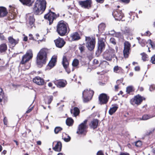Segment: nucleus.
Masks as SVG:
<instances>
[{
	"label": "nucleus",
	"mask_w": 155,
	"mask_h": 155,
	"mask_svg": "<svg viewBox=\"0 0 155 155\" xmlns=\"http://www.w3.org/2000/svg\"><path fill=\"white\" fill-rule=\"evenodd\" d=\"M47 4L45 0H37L35 1L32 8L33 14L29 13L27 15L26 25L29 28L31 29L33 27H35V20L34 15H40L43 13L46 9Z\"/></svg>",
	"instance_id": "nucleus-1"
},
{
	"label": "nucleus",
	"mask_w": 155,
	"mask_h": 155,
	"mask_svg": "<svg viewBox=\"0 0 155 155\" xmlns=\"http://www.w3.org/2000/svg\"><path fill=\"white\" fill-rule=\"evenodd\" d=\"M48 51L47 49L43 48L41 49L38 53L36 57V63L38 67L41 68L44 64H46L48 60Z\"/></svg>",
	"instance_id": "nucleus-2"
},
{
	"label": "nucleus",
	"mask_w": 155,
	"mask_h": 155,
	"mask_svg": "<svg viewBox=\"0 0 155 155\" xmlns=\"http://www.w3.org/2000/svg\"><path fill=\"white\" fill-rule=\"evenodd\" d=\"M56 28L57 32L61 36L66 35L70 31L68 25L63 20L58 22Z\"/></svg>",
	"instance_id": "nucleus-3"
},
{
	"label": "nucleus",
	"mask_w": 155,
	"mask_h": 155,
	"mask_svg": "<svg viewBox=\"0 0 155 155\" xmlns=\"http://www.w3.org/2000/svg\"><path fill=\"white\" fill-rule=\"evenodd\" d=\"M94 92L90 89L85 90L82 93L83 101L84 102H87L91 100L93 95Z\"/></svg>",
	"instance_id": "nucleus-4"
},
{
	"label": "nucleus",
	"mask_w": 155,
	"mask_h": 155,
	"mask_svg": "<svg viewBox=\"0 0 155 155\" xmlns=\"http://www.w3.org/2000/svg\"><path fill=\"white\" fill-rule=\"evenodd\" d=\"M33 54L31 50L29 49L22 57L21 60L20 62V64H25L28 61L33 57Z\"/></svg>",
	"instance_id": "nucleus-5"
},
{
	"label": "nucleus",
	"mask_w": 155,
	"mask_h": 155,
	"mask_svg": "<svg viewBox=\"0 0 155 155\" xmlns=\"http://www.w3.org/2000/svg\"><path fill=\"white\" fill-rule=\"evenodd\" d=\"M44 18L49 21V25H51L53 23L54 20L56 19V16L55 13L49 10L48 12L44 15Z\"/></svg>",
	"instance_id": "nucleus-6"
},
{
	"label": "nucleus",
	"mask_w": 155,
	"mask_h": 155,
	"mask_svg": "<svg viewBox=\"0 0 155 155\" xmlns=\"http://www.w3.org/2000/svg\"><path fill=\"white\" fill-rule=\"evenodd\" d=\"M85 40L86 41V46L89 50H93L95 46V39L90 37H85Z\"/></svg>",
	"instance_id": "nucleus-7"
},
{
	"label": "nucleus",
	"mask_w": 155,
	"mask_h": 155,
	"mask_svg": "<svg viewBox=\"0 0 155 155\" xmlns=\"http://www.w3.org/2000/svg\"><path fill=\"white\" fill-rule=\"evenodd\" d=\"M144 98L139 94H138L130 100L131 104L133 105L136 104L137 105H140L142 102Z\"/></svg>",
	"instance_id": "nucleus-8"
},
{
	"label": "nucleus",
	"mask_w": 155,
	"mask_h": 155,
	"mask_svg": "<svg viewBox=\"0 0 155 155\" xmlns=\"http://www.w3.org/2000/svg\"><path fill=\"white\" fill-rule=\"evenodd\" d=\"M87 120H85L79 126L78 134L85 135L87 132Z\"/></svg>",
	"instance_id": "nucleus-9"
},
{
	"label": "nucleus",
	"mask_w": 155,
	"mask_h": 155,
	"mask_svg": "<svg viewBox=\"0 0 155 155\" xmlns=\"http://www.w3.org/2000/svg\"><path fill=\"white\" fill-rule=\"evenodd\" d=\"M70 55L69 53L67 52L63 56L62 63L64 67L67 68V66H69V60L68 59Z\"/></svg>",
	"instance_id": "nucleus-10"
},
{
	"label": "nucleus",
	"mask_w": 155,
	"mask_h": 155,
	"mask_svg": "<svg viewBox=\"0 0 155 155\" xmlns=\"http://www.w3.org/2000/svg\"><path fill=\"white\" fill-rule=\"evenodd\" d=\"M54 41L56 46L57 47L60 48H61L63 47L66 43L64 39L59 37L54 40Z\"/></svg>",
	"instance_id": "nucleus-11"
},
{
	"label": "nucleus",
	"mask_w": 155,
	"mask_h": 155,
	"mask_svg": "<svg viewBox=\"0 0 155 155\" xmlns=\"http://www.w3.org/2000/svg\"><path fill=\"white\" fill-rule=\"evenodd\" d=\"M130 47V44L128 41H126L124 43V48L123 53L124 57L127 58L129 54V51Z\"/></svg>",
	"instance_id": "nucleus-12"
},
{
	"label": "nucleus",
	"mask_w": 155,
	"mask_h": 155,
	"mask_svg": "<svg viewBox=\"0 0 155 155\" xmlns=\"http://www.w3.org/2000/svg\"><path fill=\"white\" fill-rule=\"evenodd\" d=\"M109 98V97H108L106 94H101L99 97V103L101 104L107 103Z\"/></svg>",
	"instance_id": "nucleus-13"
},
{
	"label": "nucleus",
	"mask_w": 155,
	"mask_h": 155,
	"mask_svg": "<svg viewBox=\"0 0 155 155\" xmlns=\"http://www.w3.org/2000/svg\"><path fill=\"white\" fill-rule=\"evenodd\" d=\"M53 83L59 88H63L65 87L67 84L66 81L61 80H55L53 81Z\"/></svg>",
	"instance_id": "nucleus-14"
},
{
	"label": "nucleus",
	"mask_w": 155,
	"mask_h": 155,
	"mask_svg": "<svg viewBox=\"0 0 155 155\" xmlns=\"http://www.w3.org/2000/svg\"><path fill=\"white\" fill-rule=\"evenodd\" d=\"M79 3L81 7L84 8H88L89 7H91V0H86L85 1H79Z\"/></svg>",
	"instance_id": "nucleus-15"
},
{
	"label": "nucleus",
	"mask_w": 155,
	"mask_h": 155,
	"mask_svg": "<svg viewBox=\"0 0 155 155\" xmlns=\"http://www.w3.org/2000/svg\"><path fill=\"white\" fill-rule=\"evenodd\" d=\"M33 82L39 85H43L44 84V79L39 76H36L33 79Z\"/></svg>",
	"instance_id": "nucleus-16"
},
{
	"label": "nucleus",
	"mask_w": 155,
	"mask_h": 155,
	"mask_svg": "<svg viewBox=\"0 0 155 155\" xmlns=\"http://www.w3.org/2000/svg\"><path fill=\"white\" fill-rule=\"evenodd\" d=\"M8 42L12 47H15L16 45L18 43V39H16L13 38L12 36H9L8 38Z\"/></svg>",
	"instance_id": "nucleus-17"
},
{
	"label": "nucleus",
	"mask_w": 155,
	"mask_h": 155,
	"mask_svg": "<svg viewBox=\"0 0 155 155\" xmlns=\"http://www.w3.org/2000/svg\"><path fill=\"white\" fill-rule=\"evenodd\" d=\"M115 19L116 20H121L123 16V15L121 12L115 11L113 13Z\"/></svg>",
	"instance_id": "nucleus-18"
},
{
	"label": "nucleus",
	"mask_w": 155,
	"mask_h": 155,
	"mask_svg": "<svg viewBox=\"0 0 155 155\" xmlns=\"http://www.w3.org/2000/svg\"><path fill=\"white\" fill-rule=\"evenodd\" d=\"M8 14L7 8L3 6H0V18L6 16Z\"/></svg>",
	"instance_id": "nucleus-19"
},
{
	"label": "nucleus",
	"mask_w": 155,
	"mask_h": 155,
	"mask_svg": "<svg viewBox=\"0 0 155 155\" xmlns=\"http://www.w3.org/2000/svg\"><path fill=\"white\" fill-rule=\"evenodd\" d=\"M62 144L61 142L58 141L55 146L53 147V149L55 151L60 152L61 150Z\"/></svg>",
	"instance_id": "nucleus-20"
},
{
	"label": "nucleus",
	"mask_w": 155,
	"mask_h": 155,
	"mask_svg": "<svg viewBox=\"0 0 155 155\" xmlns=\"http://www.w3.org/2000/svg\"><path fill=\"white\" fill-rule=\"evenodd\" d=\"M57 58L56 57H52L48 63V66L50 68H51L55 66L57 62Z\"/></svg>",
	"instance_id": "nucleus-21"
},
{
	"label": "nucleus",
	"mask_w": 155,
	"mask_h": 155,
	"mask_svg": "<svg viewBox=\"0 0 155 155\" xmlns=\"http://www.w3.org/2000/svg\"><path fill=\"white\" fill-rule=\"evenodd\" d=\"M115 49L116 50H114L112 48H109V49L107 51V53L111 56H114V55L115 54L117 51L118 47L116 46Z\"/></svg>",
	"instance_id": "nucleus-22"
},
{
	"label": "nucleus",
	"mask_w": 155,
	"mask_h": 155,
	"mask_svg": "<svg viewBox=\"0 0 155 155\" xmlns=\"http://www.w3.org/2000/svg\"><path fill=\"white\" fill-rule=\"evenodd\" d=\"M8 47L5 43H2L0 45V53H5L7 50Z\"/></svg>",
	"instance_id": "nucleus-23"
},
{
	"label": "nucleus",
	"mask_w": 155,
	"mask_h": 155,
	"mask_svg": "<svg viewBox=\"0 0 155 155\" xmlns=\"http://www.w3.org/2000/svg\"><path fill=\"white\" fill-rule=\"evenodd\" d=\"M98 122V120L97 119H93L89 124V126L91 128L93 129L96 128L97 126Z\"/></svg>",
	"instance_id": "nucleus-24"
},
{
	"label": "nucleus",
	"mask_w": 155,
	"mask_h": 155,
	"mask_svg": "<svg viewBox=\"0 0 155 155\" xmlns=\"http://www.w3.org/2000/svg\"><path fill=\"white\" fill-rule=\"evenodd\" d=\"M104 43L102 41H100L98 42V50L100 51V52H101L105 48Z\"/></svg>",
	"instance_id": "nucleus-25"
},
{
	"label": "nucleus",
	"mask_w": 155,
	"mask_h": 155,
	"mask_svg": "<svg viewBox=\"0 0 155 155\" xmlns=\"http://www.w3.org/2000/svg\"><path fill=\"white\" fill-rule=\"evenodd\" d=\"M62 139L66 142H68L69 141L71 140L70 137L65 133H62Z\"/></svg>",
	"instance_id": "nucleus-26"
},
{
	"label": "nucleus",
	"mask_w": 155,
	"mask_h": 155,
	"mask_svg": "<svg viewBox=\"0 0 155 155\" xmlns=\"http://www.w3.org/2000/svg\"><path fill=\"white\" fill-rule=\"evenodd\" d=\"M118 107L116 105H112V107L110 108L109 111V114L110 115H112L118 109Z\"/></svg>",
	"instance_id": "nucleus-27"
},
{
	"label": "nucleus",
	"mask_w": 155,
	"mask_h": 155,
	"mask_svg": "<svg viewBox=\"0 0 155 155\" xmlns=\"http://www.w3.org/2000/svg\"><path fill=\"white\" fill-rule=\"evenodd\" d=\"M70 37L71 41L77 40H78V32H76L71 33Z\"/></svg>",
	"instance_id": "nucleus-28"
},
{
	"label": "nucleus",
	"mask_w": 155,
	"mask_h": 155,
	"mask_svg": "<svg viewBox=\"0 0 155 155\" xmlns=\"http://www.w3.org/2000/svg\"><path fill=\"white\" fill-rule=\"evenodd\" d=\"M19 1L24 5L29 6L31 0H19Z\"/></svg>",
	"instance_id": "nucleus-29"
},
{
	"label": "nucleus",
	"mask_w": 155,
	"mask_h": 155,
	"mask_svg": "<svg viewBox=\"0 0 155 155\" xmlns=\"http://www.w3.org/2000/svg\"><path fill=\"white\" fill-rule=\"evenodd\" d=\"M66 124L68 126H72L74 123V120L71 118H68L66 120Z\"/></svg>",
	"instance_id": "nucleus-30"
},
{
	"label": "nucleus",
	"mask_w": 155,
	"mask_h": 155,
	"mask_svg": "<svg viewBox=\"0 0 155 155\" xmlns=\"http://www.w3.org/2000/svg\"><path fill=\"white\" fill-rule=\"evenodd\" d=\"M53 97L52 95L48 96L46 99V103L48 104H50L53 101Z\"/></svg>",
	"instance_id": "nucleus-31"
},
{
	"label": "nucleus",
	"mask_w": 155,
	"mask_h": 155,
	"mask_svg": "<svg viewBox=\"0 0 155 155\" xmlns=\"http://www.w3.org/2000/svg\"><path fill=\"white\" fill-rule=\"evenodd\" d=\"M15 17V14L14 13H9L8 16L7 18V19L8 20H11L14 19Z\"/></svg>",
	"instance_id": "nucleus-32"
},
{
	"label": "nucleus",
	"mask_w": 155,
	"mask_h": 155,
	"mask_svg": "<svg viewBox=\"0 0 155 155\" xmlns=\"http://www.w3.org/2000/svg\"><path fill=\"white\" fill-rule=\"evenodd\" d=\"M71 114H73V115L75 117L78 116V107H74L73 109L71 110Z\"/></svg>",
	"instance_id": "nucleus-33"
},
{
	"label": "nucleus",
	"mask_w": 155,
	"mask_h": 155,
	"mask_svg": "<svg viewBox=\"0 0 155 155\" xmlns=\"http://www.w3.org/2000/svg\"><path fill=\"white\" fill-rule=\"evenodd\" d=\"M154 117V116L150 115L145 114L142 116V119H140L143 120H146Z\"/></svg>",
	"instance_id": "nucleus-34"
},
{
	"label": "nucleus",
	"mask_w": 155,
	"mask_h": 155,
	"mask_svg": "<svg viewBox=\"0 0 155 155\" xmlns=\"http://www.w3.org/2000/svg\"><path fill=\"white\" fill-rule=\"evenodd\" d=\"M63 128L60 127H56L54 129V132L55 134H58L62 130Z\"/></svg>",
	"instance_id": "nucleus-35"
},
{
	"label": "nucleus",
	"mask_w": 155,
	"mask_h": 155,
	"mask_svg": "<svg viewBox=\"0 0 155 155\" xmlns=\"http://www.w3.org/2000/svg\"><path fill=\"white\" fill-rule=\"evenodd\" d=\"M122 70L121 68L117 66H115L114 68V72L116 73H119Z\"/></svg>",
	"instance_id": "nucleus-36"
},
{
	"label": "nucleus",
	"mask_w": 155,
	"mask_h": 155,
	"mask_svg": "<svg viewBox=\"0 0 155 155\" xmlns=\"http://www.w3.org/2000/svg\"><path fill=\"white\" fill-rule=\"evenodd\" d=\"M133 87L132 86H129L127 87L126 91L128 93H129L133 91Z\"/></svg>",
	"instance_id": "nucleus-37"
},
{
	"label": "nucleus",
	"mask_w": 155,
	"mask_h": 155,
	"mask_svg": "<svg viewBox=\"0 0 155 155\" xmlns=\"http://www.w3.org/2000/svg\"><path fill=\"white\" fill-rule=\"evenodd\" d=\"M72 65L73 67H77L78 66V59H74L72 61Z\"/></svg>",
	"instance_id": "nucleus-38"
},
{
	"label": "nucleus",
	"mask_w": 155,
	"mask_h": 155,
	"mask_svg": "<svg viewBox=\"0 0 155 155\" xmlns=\"http://www.w3.org/2000/svg\"><path fill=\"white\" fill-rule=\"evenodd\" d=\"M106 26L104 24L101 23L98 26L99 29L103 30L105 28Z\"/></svg>",
	"instance_id": "nucleus-39"
},
{
	"label": "nucleus",
	"mask_w": 155,
	"mask_h": 155,
	"mask_svg": "<svg viewBox=\"0 0 155 155\" xmlns=\"http://www.w3.org/2000/svg\"><path fill=\"white\" fill-rule=\"evenodd\" d=\"M80 46L79 47V49L80 50L81 52H83L84 50L85 47L84 46V44L83 45H80Z\"/></svg>",
	"instance_id": "nucleus-40"
},
{
	"label": "nucleus",
	"mask_w": 155,
	"mask_h": 155,
	"mask_svg": "<svg viewBox=\"0 0 155 155\" xmlns=\"http://www.w3.org/2000/svg\"><path fill=\"white\" fill-rule=\"evenodd\" d=\"M135 146L138 147H140L142 144V142L140 141H137L135 143Z\"/></svg>",
	"instance_id": "nucleus-41"
},
{
	"label": "nucleus",
	"mask_w": 155,
	"mask_h": 155,
	"mask_svg": "<svg viewBox=\"0 0 155 155\" xmlns=\"http://www.w3.org/2000/svg\"><path fill=\"white\" fill-rule=\"evenodd\" d=\"M0 95L2 96V98H4L5 97L4 92L1 87H0Z\"/></svg>",
	"instance_id": "nucleus-42"
},
{
	"label": "nucleus",
	"mask_w": 155,
	"mask_h": 155,
	"mask_svg": "<svg viewBox=\"0 0 155 155\" xmlns=\"http://www.w3.org/2000/svg\"><path fill=\"white\" fill-rule=\"evenodd\" d=\"M3 121L4 124L6 126L8 124V121L7 117H4L3 120Z\"/></svg>",
	"instance_id": "nucleus-43"
},
{
	"label": "nucleus",
	"mask_w": 155,
	"mask_h": 155,
	"mask_svg": "<svg viewBox=\"0 0 155 155\" xmlns=\"http://www.w3.org/2000/svg\"><path fill=\"white\" fill-rule=\"evenodd\" d=\"M148 58V56L145 54H143L142 57V59L144 61H145L147 60V58Z\"/></svg>",
	"instance_id": "nucleus-44"
},
{
	"label": "nucleus",
	"mask_w": 155,
	"mask_h": 155,
	"mask_svg": "<svg viewBox=\"0 0 155 155\" xmlns=\"http://www.w3.org/2000/svg\"><path fill=\"white\" fill-rule=\"evenodd\" d=\"M110 41L111 43L114 45H115L116 44V41L113 38H111L110 39Z\"/></svg>",
	"instance_id": "nucleus-45"
},
{
	"label": "nucleus",
	"mask_w": 155,
	"mask_h": 155,
	"mask_svg": "<svg viewBox=\"0 0 155 155\" xmlns=\"http://www.w3.org/2000/svg\"><path fill=\"white\" fill-rule=\"evenodd\" d=\"M6 69V68L5 66H0V71H3Z\"/></svg>",
	"instance_id": "nucleus-46"
},
{
	"label": "nucleus",
	"mask_w": 155,
	"mask_h": 155,
	"mask_svg": "<svg viewBox=\"0 0 155 155\" xmlns=\"http://www.w3.org/2000/svg\"><path fill=\"white\" fill-rule=\"evenodd\" d=\"M150 61L153 64H155V54L151 57Z\"/></svg>",
	"instance_id": "nucleus-47"
},
{
	"label": "nucleus",
	"mask_w": 155,
	"mask_h": 155,
	"mask_svg": "<svg viewBox=\"0 0 155 155\" xmlns=\"http://www.w3.org/2000/svg\"><path fill=\"white\" fill-rule=\"evenodd\" d=\"M149 43H150V45L151 46V47L153 49H155V45L150 40Z\"/></svg>",
	"instance_id": "nucleus-48"
},
{
	"label": "nucleus",
	"mask_w": 155,
	"mask_h": 155,
	"mask_svg": "<svg viewBox=\"0 0 155 155\" xmlns=\"http://www.w3.org/2000/svg\"><path fill=\"white\" fill-rule=\"evenodd\" d=\"M36 39L38 41H42V39L39 38L40 36L38 34H37L36 35Z\"/></svg>",
	"instance_id": "nucleus-49"
},
{
	"label": "nucleus",
	"mask_w": 155,
	"mask_h": 155,
	"mask_svg": "<svg viewBox=\"0 0 155 155\" xmlns=\"http://www.w3.org/2000/svg\"><path fill=\"white\" fill-rule=\"evenodd\" d=\"M124 32L125 33L128 34L130 32V30L128 28L126 27L125 30H124Z\"/></svg>",
	"instance_id": "nucleus-50"
},
{
	"label": "nucleus",
	"mask_w": 155,
	"mask_h": 155,
	"mask_svg": "<svg viewBox=\"0 0 155 155\" xmlns=\"http://www.w3.org/2000/svg\"><path fill=\"white\" fill-rule=\"evenodd\" d=\"M0 39L1 40L3 41L5 40V37L2 34H0Z\"/></svg>",
	"instance_id": "nucleus-51"
},
{
	"label": "nucleus",
	"mask_w": 155,
	"mask_h": 155,
	"mask_svg": "<svg viewBox=\"0 0 155 155\" xmlns=\"http://www.w3.org/2000/svg\"><path fill=\"white\" fill-rule=\"evenodd\" d=\"M69 66H67V68L64 67L66 71L68 73V74H69L71 72V70L70 69L68 68Z\"/></svg>",
	"instance_id": "nucleus-52"
},
{
	"label": "nucleus",
	"mask_w": 155,
	"mask_h": 155,
	"mask_svg": "<svg viewBox=\"0 0 155 155\" xmlns=\"http://www.w3.org/2000/svg\"><path fill=\"white\" fill-rule=\"evenodd\" d=\"M155 88V85L153 84L151 85L150 87V91H152Z\"/></svg>",
	"instance_id": "nucleus-53"
},
{
	"label": "nucleus",
	"mask_w": 155,
	"mask_h": 155,
	"mask_svg": "<svg viewBox=\"0 0 155 155\" xmlns=\"http://www.w3.org/2000/svg\"><path fill=\"white\" fill-rule=\"evenodd\" d=\"M111 57V56L110 57H105V58L107 61H110L112 60Z\"/></svg>",
	"instance_id": "nucleus-54"
},
{
	"label": "nucleus",
	"mask_w": 155,
	"mask_h": 155,
	"mask_svg": "<svg viewBox=\"0 0 155 155\" xmlns=\"http://www.w3.org/2000/svg\"><path fill=\"white\" fill-rule=\"evenodd\" d=\"M29 40H34V38L32 35L31 34H30L29 35Z\"/></svg>",
	"instance_id": "nucleus-55"
},
{
	"label": "nucleus",
	"mask_w": 155,
	"mask_h": 155,
	"mask_svg": "<svg viewBox=\"0 0 155 155\" xmlns=\"http://www.w3.org/2000/svg\"><path fill=\"white\" fill-rule=\"evenodd\" d=\"M123 2L128 3L130 2V0H120Z\"/></svg>",
	"instance_id": "nucleus-56"
},
{
	"label": "nucleus",
	"mask_w": 155,
	"mask_h": 155,
	"mask_svg": "<svg viewBox=\"0 0 155 155\" xmlns=\"http://www.w3.org/2000/svg\"><path fill=\"white\" fill-rule=\"evenodd\" d=\"M109 34L111 35H114L115 33V32L114 30H111L109 31Z\"/></svg>",
	"instance_id": "nucleus-57"
},
{
	"label": "nucleus",
	"mask_w": 155,
	"mask_h": 155,
	"mask_svg": "<svg viewBox=\"0 0 155 155\" xmlns=\"http://www.w3.org/2000/svg\"><path fill=\"white\" fill-rule=\"evenodd\" d=\"M97 155H104L102 152L101 151H99L97 153Z\"/></svg>",
	"instance_id": "nucleus-58"
},
{
	"label": "nucleus",
	"mask_w": 155,
	"mask_h": 155,
	"mask_svg": "<svg viewBox=\"0 0 155 155\" xmlns=\"http://www.w3.org/2000/svg\"><path fill=\"white\" fill-rule=\"evenodd\" d=\"M32 110V108H31L28 109L27 110V111L26 112V113H30V112Z\"/></svg>",
	"instance_id": "nucleus-59"
},
{
	"label": "nucleus",
	"mask_w": 155,
	"mask_h": 155,
	"mask_svg": "<svg viewBox=\"0 0 155 155\" xmlns=\"http://www.w3.org/2000/svg\"><path fill=\"white\" fill-rule=\"evenodd\" d=\"M7 153V150H4L2 152V154L5 155Z\"/></svg>",
	"instance_id": "nucleus-60"
},
{
	"label": "nucleus",
	"mask_w": 155,
	"mask_h": 155,
	"mask_svg": "<svg viewBox=\"0 0 155 155\" xmlns=\"http://www.w3.org/2000/svg\"><path fill=\"white\" fill-rule=\"evenodd\" d=\"M134 69L136 71H138L140 70V68L139 66H136L135 67Z\"/></svg>",
	"instance_id": "nucleus-61"
},
{
	"label": "nucleus",
	"mask_w": 155,
	"mask_h": 155,
	"mask_svg": "<svg viewBox=\"0 0 155 155\" xmlns=\"http://www.w3.org/2000/svg\"><path fill=\"white\" fill-rule=\"evenodd\" d=\"M37 144L38 145H41V141L40 140L37 141Z\"/></svg>",
	"instance_id": "nucleus-62"
},
{
	"label": "nucleus",
	"mask_w": 155,
	"mask_h": 155,
	"mask_svg": "<svg viewBox=\"0 0 155 155\" xmlns=\"http://www.w3.org/2000/svg\"><path fill=\"white\" fill-rule=\"evenodd\" d=\"M104 0H96V1L97 2L100 3H102Z\"/></svg>",
	"instance_id": "nucleus-63"
},
{
	"label": "nucleus",
	"mask_w": 155,
	"mask_h": 155,
	"mask_svg": "<svg viewBox=\"0 0 155 155\" xmlns=\"http://www.w3.org/2000/svg\"><path fill=\"white\" fill-rule=\"evenodd\" d=\"M120 35V33H117L115 34V36L116 37H119Z\"/></svg>",
	"instance_id": "nucleus-64"
}]
</instances>
